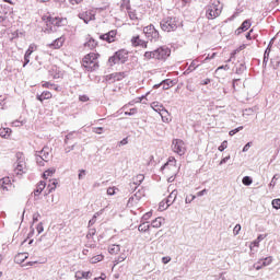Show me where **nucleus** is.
<instances>
[{
	"label": "nucleus",
	"mask_w": 280,
	"mask_h": 280,
	"mask_svg": "<svg viewBox=\"0 0 280 280\" xmlns=\"http://www.w3.org/2000/svg\"><path fill=\"white\" fill-rule=\"evenodd\" d=\"M222 14V4L218 0H211L206 10V16L209 20L218 19Z\"/></svg>",
	"instance_id": "f257e3e1"
},
{
	"label": "nucleus",
	"mask_w": 280,
	"mask_h": 280,
	"mask_svg": "<svg viewBox=\"0 0 280 280\" xmlns=\"http://www.w3.org/2000/svg\"><path fill=\"white\" fill-rule=\"evenodd\" d=\"M97 58H100V55L95 54V52H90V54L85 55L82 60L83 67L88 71H95V69H97V67H100Z\"/></svg>",
	"instance_id": "f03ea898"
},
{
	"label": "nucleus",
	"mask_w": 280,
	"mask_h": 280,
	"mask_svg": "<svg viewBox=\"0 0 280 280\" xmlns=\"http://www.w3.org/2000/svg\"><path fill=\"white\" fill-rule=\"evenodd\" d=\"M178 18L174 16L164 18L160 22V27L163 32H176V30H178Z\"/></svg>",
	"instance_id": "7ed1b4c3"
},
{
	"label": "nucleus",
	"mask_w": 280,
	"mask_h": 280,
	"mask_svg": "<svg viewBox=\"0 0 280 280\" xmlns=\"http://www.w3.org/2000/svg\"><path fill=\"white\" fill-rule=\"evenodd\" d=\"M35 159L39 167H45V163L51 159V149H49V147H44L43 150L35 153Z\"/></svg>",
	"instance_id": "20e7f679"
},
{
	"label": "nucleus",
	"mask_w": 280,
	"mask_h": 280,
	"mask_svg": "<svg viewBox=\"0 0 280 280\" xmlns=\"http://www.w3.org/2000/svg\"><path fill=\"white\" fill-rule=\"evenodd\" d=\"M128 61V51L126 50H118L115 52L114 56L109 57L108 62L109 65H124V62Z\"/></svg>",
	"instance_id": "39448f33"
},
{
	"label": "nucleus",
	"mask_w": 280,
	"mask_h": 280,
	"mask_svg": "<svg viewBox=\"0 0 280 280\" xmlns=\"http://www.w3.org/2000/svg\"><path fill=\"white\" fill-rule=\"evenodd\" d=\"M62 23H65V20L56 15H49L46 19L47 30L50 32H56V27H60Z\"/></svg>",
	"instance_id": "423d86ee"
},
{
	"label": "nucleus",
	"mask_w": 280,
	"mask_h": 280,
	"mask_svg": "<svg viewBox=\"0 0 280 280\" xmlns=\"http://www.w3.org/2000/svg\"><path fill=\"white\" fill-rule=\"evenodd\" d=\"M18 161L15 162V168L14 172L18 176H23V174H25V158L23 156L22 153H18Z\"/></svg>",
	"instance_id": "0eeeda50"
},
{
	"label": "nucleus",
	"mask_w": 280,
	"mask_h": 280,
	"mask_svg": "<svg viewBox=\"0 0 280 280\" xmlns=\"http://www.w3.org/2000/svg\"><path fill=\"white\" fill-rule=\"evenodd\" d=\"M143 34L149 40H154V43H156V40L160 38L159 32L152 24L143 28Z\"/></svg>",
	"instance_id": "6e6552de"
},
{
	"label": "nucleus",
	"mask_w": 280,
	"mask_h": 280,
	"mask_svg": "<svg viewBox=\"0 0 280 280\" xmlns=\"http://www.w3.org/2000/svg\"><path fill=\"white\" fill-rule=\"evenodd\" d=\"M173 152L183 156L186 152L185 142L180 139H174L172 143Z\"/></svg>",
	"instance_id": "1a4fd4ad"
},
{
	"label": "nucleus",
	"mask_w": 280,
	"mask_h": 280,
	"mask_svg": "<svg viewBox=\"0 0 280 280\" xmlns=\"http://www.w3.org/2000/svg\"><path fill=\"white\" fill-rule=\"evenodd\" d=\"M172 50H170L166 46H162L155 49V60H166L170 58Z\"/></svg>",
	"instance_id": "9d476101"
},
{
	"label": "nucleus",
	"mask_w": 280,
	"mask_h": 280,
	"mask_svg": "<svg viewBox=\"0 0 280 280\" xmlns=\"http://www.w3.org/2000/svg\"><path fill=\"white\" fill-rule=\"evenodd\" d=\"M79 19L89 24L91 21H95V10L89 9L79 13Z\"/></svg>",
	"instance_id": "9b49d317"
},
{
	"label": "nucleus",
	"mask_w": 280,
	"mask_h": 280,
	"mask_svg": "<svg viewBox=\"0 0 280 280\" xmlns=\"http://www.w3.org/2000/svg\"><path fill=\"white\" fill-rule=\"evenodd\" d=\"M128 75V72H114L112 74H107L105 77L106 82H109V84H114V82H119L124 80Z\"/></svg>",
	"instance_id": "f8f14e48"
},
{
	"label": "nucleus",
	"mask_w": 280,
	"mask_h": 280,
	"mask_svg": "<svg viewBox=\"0 0 280 280\" xmlns=\"http://www.w3.org/2000/svg\"><path fill=\"white\" fill-rule=\"evenodd\" d=\"M151 106L153 110H155V113H159V115H161L162 121H167V119L165 120V115H167V109H165L163 105H160L158 102H153Z\"/></svg>",
	"instance_id": "ddd939ff"
},
{
	"label": "nucleus",
	"mask_w": 280,
	"mask_h": 280,
	"mask_svg": "<svg viewBox=\"0 0 280 280\" xmlns=\"http://www.w3.org/2000/svg\"><path fill=\"white\" fill-rule=\"evenodd\" d=\"M270 264H272V257H266L264 259L258 260L257 262L254 264V268L255 270H261V268L266 267V266H270Z\"/></svg>",
	"instance_id": "4468645a"
},
{
	"label": "nucleus",
	"mask_w": 280,
	"mask_h": 280,
	"mask_svg": "<svg viewBox=\"0 0 280 280\" xmlns=\"http://www.w3.org/2000/svg\"><path fill=\"white\" fill-rule=\"evenodd\" d=\"M167 170H171L173 172H176V159L170 158L168 162H166L162 167L161 171L164 172V174H167Z\"/></svg>",
	"instance_id": "2eb2a0df"
},
{
	"label": "nucleus",
	"mask_w": 280,
	"mask_h": 280,
	"mask_svg": "<svg viewBox=\"0 0 280 280\" xmlns=\"http://www.w3.org/2000/svg\"><path fill=\"white\" fill-rule=\"evenodd\" d=\"M0 189H2V191L12 190V180L10 179V177H3L0 179Z\"/></svg>",
	"instance_id": "dca6fc26"
},
{
	"label": "nucleus",
	"mask_w": 280,
	"mask_h": 280,
	"mask_svg": "<svg viewBox=\"0 0 280 280\" xmlns=\"http://www.w3.org/2000/svg\"><path fill=\"white\" fill-rule=\"evenodd\" d=\"M131 45H133V47H143L144 49H148V42L141 39L139 35L131 38Z\"/></svg>",
	"instance_id": "f3484780"
},
{
	"label": "nucleus",
	"mask_w": 280,
	"mask_h": 280,
	"mask_svg": "<svg viewBox=\"0 0 280 280\" xmlns=\"http://www.w3.org/2000/svg\"><path fill=\"white\" fill-rule=\"evenodd\" d=\"M115 36H117V31H109L106 34L100 36L101 40H106V43H115Z\"/></svg>",
	"instance_id": "a211bd4d"
},
{
	"label": "nucleus",
	"mask_w": 280,
	"mask_h": 280,
	"mask_svg": "<svg viewBox=\"0 0 280 280\" xmlns=\"http://www.w3.org/2000/svg\"><path fill=\"white\" fill-rule=\"evenodd\" d=\"M48 73H49L50 78H54V80H58V79L62 78V72L56 66H52L50 68V70L48 71Z\"/></svg>",
	"instance_id": "6ab92c4d"
},
{
	"label": "nucleus",
	"mask_w": 280,
	"mask_h": 280,
	"mask_svg": "<svg viewBox=\"0 0 280 280\" xmlns=\"http://www.w3.org/2000/svg\"><path fill=\"white\" fill-rule=\"evenodd\" d=\"M178 197V190H173L170 196L165 199L166 200V207H172L174 202L176 201V198Z\"/></svg>",
	"instance_id": "aec40b11"
},
{
	"label": "nucleus",
	"mask_w": 280,
	"mask_h": 280,
	"mask_svg": "<svg viewBox=\"0 0 280 280\" xmlns=\"http://www.w3.org/2000/svg\"><path fill=\"white\" fill-rule=\"evenodd\" d=\"M250 25H252L250 20H245L242 23L241 27L236 30L235 34L240 35L242 34V32H246L247 30H250Z\"/></svg>",
	"instance_id": "412c9836"
},
{
	"label": "nucleus",
	"mask_w": 280,
	"mask_h": 280,
	"mask_svg": "<svg viewBox=\"0 0 280 280\" xmlns=\"http://www.w3.org/2000/svg\"><path fill=\"white\" fill-rule=\"evenodd\" d=\"M62 45H65V37H59L55 39L54 43L49 45V47H52V49H60Z\"/></svg>",
	"instance_id": "4be33fe9"
},
{
	"label": "nucleus",
	"mask_w": 280,
	"mask_h": 280,
	"mask_svg": "<svg viewBox=\"0 0 280 280\" xmlns=\"http://www.w3.org/2000/svg\"><path fill=\"white\" fill-rule=\"evenodd\" d=\"M164 222H165V219L163 217H160L151 222V226L153 229H161V226H163Z\"/></svg>",
	"instance_id": "5701e85b"
},
{
	"label": "nucleus",
	"mask_w": 280,
	"mask_h": 280,
	"mask_svg": "<svg viewBox=\"0 0 280 280\" xmlns=\"http://www.w3.org/2000/svg\"><path fill=\"white\" fill-rule=\"evenodd\" d=\"M36 98L39 102H45V100H51V92L44 91L42 94H37Z\"/></svg>",
	"instance_id": "b1692460"
},
{
	"label": "nucleus",
	"mask_w": 280,
	"mask_h": 280,
	"mask_svg": "<svg viewBox=\"0 0 280 280\" xmlns=\"http://www.w3.org/2000/svg\"><path fill=\"white\" fill-rule=\"evenodd\" d=\"M77 279H91V271H77L75 272Z\"/></svg>",
	"instance_id": "393cba45"
},
{
	"label": "nucleus",
	"mask_w": 280,
	"mask_h": 280,
	"mask_svg": "<svg viewBox=\"0 0 280 280\" xmlns=\"http://www.w3.org/2000/svg\"><path fill=\"white\" fill-rule=\"evenodd\" d=\"M85 49H95L97 47V42L94 38H90L84 43Z\"/></svg>",
	"instance_id": "a878e982"
},
{
	"label": "nucleus",
	"mask_w": 280,
	"mask_h": 280,
	"mask_svg": "<svg viewBox=\"0 0 280 280\" xmlns=\"http://www.w3.org/2000/svg\"><path fill=\"white\" fill-rule=\"evenodd\" d=\"M57 187H58V179H50L49 184L47 186L48 194H51L52 191H56Z\"/></svg>",
	"instance_id": "bb28decb"
},
{
	"label": "nucleus",
	"mask_w": 280,
	"mask_h": 280,
	"mask_svg": "<svg viewBox=\"0 0 280 280\" xmlns=\"http://www.w3.org/2000/svg\"><path fill=\"white\" fill-rule=\"evenodd\" d=\"M10 135H12V129L0 128V137H2V139H10Z\"/></svg>",
	"instance_id": "cd10ccee"
},
{
	"label": "nucleus",
	"mask_w": 280,
	"mask_h": 280,
	"mask_svg": "<svg viewBox=\"0 0 280 280\" xmlns=\"http://www.w3.org/2000/svg\"><path fill=\"white\" fill-rule=\"evenodd\" d=\"M27 253H20L15 256L14 261L15 264H23V261H25V259H27Z\"/></svg>",
	"instance_id": "c85d7f7f"
},
{
	"label": "nucleus",
	"mask_w": 280,
	"mask_h": 280,
	"mask_svg": "<svg viewBox=\"0 0 280 280\" xmlns=\"http://www.w3.org/2000/svg\"><path fill=\"white\" fill-rule=\"evenodd\" d=\"M140 200H141V196L136 194L135 196L129 198L127 205H128V207H135V205H137V202H139Z\"/></svg>",
	"instance_id": "c756f323"
},
{
	"label": "nucleus",
	"mask_w": 280,
	"mask_h": 280,
	"mask_svg": "<svg viewBox=\"0 0 280 280\" xmlns=\"http://www.w3.org/2000/svg\"><path fill=\"white\" fill-rule=\"evenodd\" d=\"M119 250H121V246L120 245H109L108 247V253L109 255H117V253H119Z\"/></svg>",
	"instance_id": "7c9ffc66"
},
{
	"label": "nucleus",
	"mask_w": 280,
	"mask_h": 280,
	"mask_svg": "<svg viewBox=\"0 0 280 280\" xmlns=\"http://www.w3.org/2000/svg\"><path fill=\"white\" fill-rule=\"evenodd\" d=\"M198 62H200V59L197 58L195 60L191 61V63L189 65L187 71H196V69H198V67H200V65H198ZM187 71L185 73H187Z\"/></svg>",
	"instance_id": "2f4dec72"
},
{
	"label": "nucleus",
	"mask_w": 280,
	"mask_h": 280,
	"mask_svg": "<svg viewBox=\"0 0 280 280\" xmlns=\"http://www.w3.org/2000/svg\"><path fill=\"white\" fill-rule=\"evenodd\" d=\"M46 186H47V183L39 182V184L37 185V188L34 191V195L39 196V194H43V189H45Z\"/></svg>",
	"instance_id": "473e14b6"
},
{
	"label": "nucleus",
	"mask_w": 280,
	"mask_h": 280,
	"mask_svg": "<svg viewBox=\"0 0 280 280\" xmlns=\"http://www.w3.org/2000/svg\"><path fill=\"white\" fill-rule=\"evenodd\" d=\"M144 60H156V52L153 51H145L144 52Z\"/></svg>",
	"instance_id": "72a5a7b5"
},
{
	"label": "nucleus",
	"mask_w": 280,
	"mask_h": 280,
	"mask_svg": "<svg viewBox=\"0 0 280 280\" xmlns=\"http://www.w3.org/2000/svg\"><path fill=\"white\" fill-rule=\"evenodd\" d=\"M104 260V255L100 254L92 258H90V264H100V261Z\"/></svg>",
	"instance_id": "f704fd0d"
},
{
	"label": "nucleus",
	"mask_w": 280,
	"mask_h": 280,
	"mask_svg": "<svg viewBox=\"0 0 280 280\" xmlns=\"http://www.w3.org/2000/svg\"><path fill=\"white\" fill-rule=\"evenodd\" d=\"M172 84H173V81L167 79L161 83V86H162L163 91H167V89H170L172 86Z\"/></svg>",
	"instance_id": "c9c22d12"
},
{
	"label": "nucleus",
	"mask_w": 280,
	"mask_h": 280,
	"mask_svg": "<svg viewBox=\"0 0 280 280\" xmlns=\"http://www.w3.org/2000/svg\"><path fill=\"white\" fill-rule=\"evenodd\" d=\"M150 230V225L148 224V222H143L138 226V231H140V233H145V231Z\"/></svg>",
	"instance_id": "e433bc0d"
},
{
	"label": "nucleus",
	"mask_w": 280,
	"mask_h": 280,
	"mask_svg": "<svg viewBox=\"0 0 280 280\" xmlns=\"http://www.w3.org/2000/svg\"><path fill=\"white\" fill-rule=\"evenodd\" d=\"M127 256L126 254H120L115 260L114 266H117L118 264H121V261H126Z\"/></svg>",
	"instance_id": "4c0bfd02"
},
{
	"label": "nucleus",
	"mask_w": 280,
	"mask_h": 280,
	"mask_svg": "<svg viewBox=\"0 0 280 280\" xmlns=\"http://www.w3.org/2000/svg\"><path fill=\"white\" fill-rule=\"evenodd\" d=\"M121 10L130 11V0H122L120 4Z\"/></svg>",
	"instance_id": "58836bf2"
},
{
	"label": "nucleus",
	"mask_w": 280,
	"mask_h": 280,
	"mask_svg": "<svg viewBox=\"0 0 280 280\" xmlns=\"http://www.w3.org/2000/svg\"><path fill=\"white\" fill-rule=\"evenodd\" d=\"M242 183H243V185L248 187V186L253 185V178H250V176H245V177H243Z\"/></svg>",
	"instance_id": "ea45409f"
},
{
	"label": "nucleus",
	"mask_w": 280,
	"mask_h": 280,
	"mask_svg": "<svg viewBox=\"0 0 280 280\" xmlns=\"http://www.w3.org/2000/svg\"><path fill=\"white\" fill-rule=\"evenodd\" d=\"M102 215V211L96 212L93 218L89 221V226H93V224H95V222H97V217Z\"/></svg>",
	"instance_id": "a19ab883"
},
{
	"label": "nucleus",
	"mask_w": 280,
	"mask_h": 280,
	"mask_svg": "<svg viewBox=\"0 0 280 280\" xmlns=\"http://www.w3.org/2000/svg\"><path fill=\"white\" fill-rule=\"evenodd\" d=\"M270 47H267L266 50H265V55H264V65H267L268 63V59L270 58Z\"/></svg>",
	"instance_id": "79ce46f5"
},
{
	"label": "nucleus",
	"mask_w": 280,
	"mask_h": 280,
	"mask_svg": "<svg viewBox=\"0 0 280 280\" xmlns=\"http://www.w3.org/2000/svg\"><path fill=\"white\" fill-rule=\"evenodd\" d=\"M54 174H56V170H48L44 172L43 177L47 180L49 176H54Z\"/></svg>",
	"instance_id": "37998d69"
},
{
	"label": "nucleus",
	"mask_w": 280,
	"mask_h": 280,
	"mask_svg": "<svg viewBox=\"0 0 280 280\" xmlns=\"http://www.w3.org/2000/svg\"><path fill=\"white\" fill-rule=\"evenodd\" d=\"M241 130H244V126H240V127H237V128H235V129H232V130L229 132V135H230V137H234V135H237V132H240Z\"/></svg>",
	"instance_id": "c03bdc74"
},
{
	"label": "nucleus",
	"mask_w": 280,
	"mask_h": 280,
	"mask_svg": "<svg viewBox=\"0 0 280 280\" xmlns=\"http://www.w3.org/2000/svg\"><path fill=\"white\" fill-rule=\"evenodd\" d=\"M144 176L143 175H137L136 176V182H133V185H141V183H143V180H144Z\"/></svg>",
	"instance_id": "a18cd8bd"
},
{
	"label": "nucleus",
	"mask_w": 280,
	"mask_h": 280,
	"mask_svg": "<svg viewBox=\"0 0 280 280\" xmlns=\"http://www.w3.org/2000/svg\"><path fill=\"white\" fill-rule=\"evenodd\" d=\"M128 16H129V19L131 20V21H137V12L136 11H132V9H130L129 11H128Z\"/></svg>",
	"instance_id": "49530a36"
},
{
	"label": "nucleus",
	"mask_w": 280,
	"mask_h": 280,
	"mask_svg": "<svg viewBox=\"0 0 280 280\" xmlns=\"http://www.w3.org/2000/svg\"><path fill=\"white\" fill-rule=\"evenodd\" d=\"M229 147V142L225 140L221 143V145L219 147V152H224L226 150V148Z\"/></svg>",
	"instance_id": "de8ad7c7"
},
{
	"label": "nucleus",
	"mask_w": 280,
	"mask_h": 280,
	"mask_svg": "<svg viewBox=\"0 0 280 280\" xmlns=\"http://www.w3.org/2000/svg\"><path fill=\"white\" fill-rule=\"evenodd\" d=\"M271 205H272L273 209L279 210L280 209V199H273L271 201Z\"/></svg>",
	"instance_id": "09e8293b"
},
{
	"label": "nucleus",
	"mask_w": 280,
	"mask_h": 280,
	"mask_svg": "<svg viewBox=\"0 0 280 280\" xmlns=\"http://www.w3.org/2000/svg\"><path fill=\"white\" fill-rule=\"evenodd\" d=\"M240 231H242V225L241 224H236L233 229V234L234 235H240Z\"/></svg>",
	"instance_id": "8fccbe9b"
},
{
	"label": "nucleus",
	"mask_w": 280,
	"mask_h": 280,
	"mask_svg": "<svg viewBox=\"0 0 280 280\" xmlns=\"http://www.w3.org/2000/svg\"><path fill=\"white\" fill-rule=\"evenodd\" d=\"M84 176H86V170H80L78 175L79 180H82Z\"/></svg>",
	"instance_id": "3c124183"
},
{
	"label": "nucleus",
	"mask_w": 280,
	"mask_h": 280,
	"mask_svg": "<svg viewBox=\"0 0 280 280\" xmlns=\"http://www.w3.org/2000/svg\"><path fill=\"white\" fill-rule=\"evenodd\" d=\"M194 200H196V196L190 195V198L186 197L185 202L186 205H190V202H194Z\"/></svg>",
	"instance_id": "603ef678"
},
{
	"label": "nucleus",
	"mask_w": 280,
	"mask_h": 280,
	"mask_svg": "<svg viewBox=\"0 0 280 280\" xmlns=\"http://www.w3.org/2000/svg\"><path fill=\"white\" fill-rule=\"evenodd\" d=\"M254 247L259 248V241L257 238L254 242H252L249 246L250 250H253Z\"/></svg>",
	"instance_id": "864d4df0"
},
{
	"label": "nucleus",
	"mask_w": 280,
	"mask_h": 280,
	"mask_svg": "<svg viewBox=\"0 0 280 280\" xmlns=\"http://www.w3.org/2000/svg\"><path fill=\"white\" fill-rule=\"evenodd\" d=\"M93 132H95V135H102V132H104V128L95 127V128H93Z\"/></svg>",
	"instance_id": "5fc2aeb1"
},
{
	"label": "nucleus",
	"mask_w": 280,
	"mask_h": 280,
	"mask_svg": "<svg viewBox=\"0 0 280 280\" xmlns=\"http://www.w3.org/2000/svg\"><path fill=\"white\" fill-rule=\"evenodd\" d=\"M160 209H163V210L170 209V207H167V200H163L160 202Z\"/></svg>",
	"instance_id": "6e6d98bb"
},
{
	"label": "nucleus",
	"mask_w": 280,
	"mask_h": 280,
	"mask_svg": "<svg viewBox=\"0 0 280 280\" xmlns=\"http://www.w3.org/2000/svg\"><path fill=\"white\" fill-rule=\"evenodd\" d=\"M253 113H254L253 108L245 109V110L243 112V117H246V116H248V115H253Z\"/></svg>",
	"instance_id": "4d7b16f0"
},
{
	"label": "nucleus",
	"mask_w": 280,
	"mask_h": 280,
	"mask_svg": "<svg viewBox=\"0 0 280 280\" xmlns=\"http://www.w3.org/2000/svg\"><path fill=\"white\" fill-rule=\"evenodd\" d=\"M230 160H231V155H228V156L223 158V159L220 161L219 165H224V163H228Z\"/></svg>",
	"instance_id": "13d9d810"
},
{
	"label": "nucleus",
	"mask_w": 280,
	"mask_h": 280,
	"mask_svg": "<svg viewBox=\"0 0 280 280\" xmlns=\"http://www.w3.org/2000/svg\"><path fill=\"white\" fill-rule=\"evenodd\" d=\"M253 145V142H247L244 148H243V152H248V150H250V147Z\"/></svg>",
	"instance_id": "bf43d9fd"
},
{
	"label": "nucleus",
	"mask_w": 280,
	"mask_h": 280,
	"mask_svg": "<svg viewBox=\"0 0 280 280\" xmlns=\"http://www.w3.org/2000/svg\"><path fill=\"white\" fill-rule=\"evenodd\" d=\"M125 115H128L129 117L132 115H137V108H131L129 112H126Z\"/></svg>",
	"instance_id": "052dcab7"
},
{
	"label": "nucleus",
	"mask_w": 280,
	"mask_h": 280,
	"mask_svg": "<svg viewBox=\"0 0 280 280\" xmlns=\"http://www.w3.org/2000/svg\"><path fill=\"white\" fill-rule=\"evenodd\" d=\"M36 229H37L38 235H40V233H43L45 231V228H43V223H38Z\"/></svg>",
	"instance_id": "680f3d73"
},
{
	"label": "nucleus",
	"mask_w": 280,
	"mask_h": 280,
	"mask_svg": "<svg viewBox=\"0 0 280 280\" xmlns=\"http://www.w3.org/2000/svg\"><path fill=\"white\" fill-rule=\"evenodd\" d=\"M171 261H172V257H170V256H164L162 258V264H170Z\"/></svg>",
	"instance_id": "e2e57ef3"
},
{
	"label": "nucleus",
	"mask_w": 280,
	"mask_h": 280,
	"mask_svg": "<svg viewBox=\"0 0 280 280\" xmlns=\"http://www.w3.org/2000/svg\"><path fill=\"white\" fill-rule=\"evenodd\" d=\"M107 196H115V187L107 188Z\"/></svg>",
	"instance_id": "0e129e2a"
},
{
	"label": "nucleus",
	"mask_w": 280,
	"mask_h": 280,
	"mask_svg": "<svg viewBox=\"0 0 280 280\" xmlns=\"http://www.w3.org/2000/svg\"><path fill=\"white\" fill-rule=\"evenodd\" d=\"M32 54H34V46H30L28 49L26 50L25 55L26 56H32Z\"/></svg>",
	"instance_id": "69168bd1"
},
{
	"label": "nucleus",
	"mask_w": 280,
	"mask_h": 280,
	"mask_svg": "<svg viewBox=\"0 0 280 280\" xmlns=\"http://www.w3.org/2000/svg\"><path fill=\"white\" fill-rule=\"evenodd\" d=\"M30 65V55H24V65L23 67H27Z\"/></svg>",
	"instance_id": "338daca9"
},
{
	"label": "nucleus",
	"mask_w": 280,
	"mask_h": 280,
	"mask_svg": "<svg viewBox=\"0 0 280 280\" xmlns=\"http://www.w3.org/2000/svg\"><path fill=\"white\" fill-rule=\"evenodd\" d=\"M152 218V212H147L145 214H143L142 220H150Z\"/></svg>",
	"instance_id": "774afa93"
}]
</instances>
